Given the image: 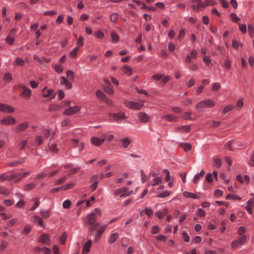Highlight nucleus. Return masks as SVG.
I'll return each instance as SVG.
<instances>
[{
	"label": "nucleus",
	"mask_w": 254,
	"mask_h": 254,
	"mask_svg": "<svg viewBox=\"0 0 254 254\" xmlns=\"http://www.w3.org/2000/svg\"><path fill=\"white\" fill-rule=\"evenodd\" d=\"M226 199H235V200H240L241 199L240 197L237 196V195H233L231 194H228L226 196Z\"/></svg>",
	"instance_id": "nucleus-42"
},
{
	"label": "nucleus",
	"mask_w": 254,
	"mask_h": 254,
	"mask_svg": "<svg viewBox=\"0 0 254 254\" xmlns=\"http://www.w3.org/2000/svg\"><path fill=\"white\" fill-rule=\"evenodd\" d=\"M132 192V190L128 191V189L127 188L124 187L120 189L116 190L114 192V195L115 196L120 195L121 197H126L131 195Z\"/></svg>",
	"instance_id": "nucleus-4"
},
{
	"label": "nucleus",
	"mask_w": 254,
	"mask_h": 254,
	"mask_svg": "<svg viewBox=\"0 0 254 254\" xmlns=\"http://www.w3.org/2000/svg\"><path fill=\"white\" fill-rule=\"evenodd\" d=\"M3 80L7 82H10L12 80V74L9 72H6L4 74Z\"/></svg>",
	"instance_id": "nucleus-38"
},
{
	"label": "nucleus",
	"mask_w": 254,
	"mask_h": 254,
	"mask_svg": "<svg viewBox=\"0 0 254 254\" xmlns=\"http://www.w3.org/2000/svg\"><path fill=\"white\" fill-rule=\"evenodd\" d=\"M211 87H212V90L214 91H216L218 90L220 88L221 85L218 82H215L212 84Z\"/></svg>",
	"instance_id": "nucleus-49"
},
{
	"label": "nucleus",
	"mask_w": 254,
	"mask_h": 254,
	"mask_svg": "<svg viewBox=\"0 0 254 254\" xmlns=\"http://www.w3.org/2000/svg\"><path fill=\"white\" fill-rule=\"evenodd\" d=\"M103 89L108 94H113L114 93V90L111 85H107L105 86Z\"/></svg>",
	"instance_id": "nucleus-39"
},
{
	"label": "nucleus",
	"mask_w": 254,
	"mask_h": 254,
	"mask_svg": "<svg viewBox=\"0 0 254 254\" xmlns=\"http://www.w3.org/2000/svg\"><path fill=\"white\" fill-rule=\"evenodd\" d=\"M234 109V106L232 105H227L225 106L223 110V113L226 114L228 112L231 111Z\"/></svg>",
	"instance_id": "nucleus-52"
},
{
	"label": "nucleus",
	"mask_w": 254,
	"mask_h": 254,
	"mask_svg": "<svg viewBox=\"0 0 254 254\" xmlns=\"http://www.w3.org/2000/svg\"><path fill=\"white\" fill-rule=\"evenodd\" d=\"M35 187H36L35 184L30 183V184H29L25 186L23 189L25 191H29L32 189H33L34 188H35Z\"/></svg>",
	"instance_id": "nucleus-36"
},
{
	"label": "nucleus",
	"mask_w": 254,
	"mask_h": 254,
	"mask_svg": "<svg viewBox=\"0 0 254 254\" xmlns=\"http://www.w3.org/2000/svg\"><path fill=\"white\" fill-rule=\"evenodd\" d=\"M16 120L11 116H7L0 121V124L2 125L8 126L15 124Z\"/></svg>",
	"instance_id": "nucleus-7"
},
{
	"label": "nucleus",
	"mask_w": 254,
	"mask_h": 254,
	"mask_svg": "<svg viewBox=\"0 0 254 254\" xmlns=\"http://www.w3.org/2000/svg\"><path fill=\"white\" fill-rule=\"evenodd\" d=\"M75 38L76 39V43L77 44V46L79 48V47H81L83 45V40L84 38L82 36H80L78 38H77V36L76 34H75Z\"/></svg>",
	"instance_id": "nucleus-34"
},
{
	"label": "nucleus",
	"mask_w": 254,
	"mask_h": 254,
	"mask_svg": "<svg viewBox=\"0 0 254 254\" xmlns=\"http://www.w3.org/2000/svg\"><path fill=\"white\" fill-rule=\"evenodd\" d=\"M90 140L92 143L96 146H99L104 142V139L103 138H99L96 137H92Z\"/></svg>",
	"instance_id": "nucleus-16"
},
{
	"label": "nucleus",
	"mask_w": 254,
	"mask_h": 254,
	"mask_svg": "<svg viewBox=\"0 0 254 254\" xmlns=\"http://www.w3.org/2000/svg\"><path fill=\"white\" fill-rule=\"evenodd\" d=\"M74 72L70 70H68L66 71V75L67 77L72 80L74 79Z\"/></svg>",
	"instance_id": "nucleus-54"
},
{
	"label": "nucleus",
	"mask_w": 254,
	"mask_h": 254,
	"mask_svg": "<svg viewBox=\"0 0 254 254\" xmlns=\"http://www.w3.org/2000/svg\"><path fill=\"white\" fill-rule=\"evenodd\" d=\"M98 178L99 176L97 175H92L90 179V183L94 184H98Z\"/></svg>",
	"instance_id": "nucleus-37"
},
{
	"label": "nucleus",
	"mask_w": 254,
	"mask_h": 254,
	"mask_svg": "<svg viewBox=\"0 0 254 254\" xmlns=\"http://www.w3.org/2000/svg\"><path fill=\"white\" fill-rule=\"evenodd\" d=\"M43 134L45 138L50 137V140L53 139L54 138L55 133L53 131H51L50 129H44L43 131Z\"/></svg>",
	"instance_id": "nucleus-14"
},
{
	"label": "nucleus",
	"mask_w": 254,
	"mask_h": 254,
	"mask_svg": "<svg viewBox=\"0 0 254 254\" xmlns=\"http://www.w3.org/2000/svg\"><path fill=\"white\" fill-rule=\"evenodd\" d=\"M123 71L128 75H130L132 74V68L127 65H125L123 67Z\"/></svg>",
	"instance_id": "nucleus-30"
},
{
	"label": "nucleus",
	"mask_w": 254,
	"mask_h": 254,
	"mask_svg": "<svg viewBox=\"0 0 254 254\" xmlns=\"http://www.w3.org/2000/svg\"><path fill=\"white\" fill-rule=\"evenodd\" d=\"M171 193V191L166 190L163 193L159 194L157 196L159 198H164L169 196Z\"/></svg>",
	"instance_id": "nucleus-48"
},
{
	"label": "nucleus",
	"mask_w": 254,
	"mask_h": 254,
	"mask_svg": "<svg viewBox=\"0 0 254 254\" xmlns=\"http://www.w3.org/2000/svg\"><path fill=\"white\" fill-rule=\"evenodd\" d=\"M40 214L44 218H47L50 215V211L48 210H43L41 211Z\"/></svg>",
	"instance_id": "nucleus-53"
},
{
	"label": "nucleus",
	"mask_w": 254,
	"mask_h": 254,
	"mask_svg": "<svg viewBox=\"0 0 254 254\" xmlns=\"http://www.w3.org/2000/svg\"><path fill=\"white\" fill-rule=\"evenodd\" d=\"M162 182H163V180L161 178L156 177L155 178H153V179L152 181L149 182V183L148 184V186L149 187L150 186H156L158 184H161L162 183Z\"/></svg>",
	"instance_id": "nucleus-15"
},
{
	"label": "nucleus",
	"mask_w": 254,
	"mask_h": 254,
	"mask_svg": "<svg viewBox=\"0 0 254 254\" xmlns=\"http://www.w3.org/2000/svg\"><path fill=\"white\" fill-rule=\"evenodd\" d=\"M108 225H104L103 226H101L99 229L97 230V232L99 234H102L104 231L108 228Z\"/></svg>",
	"instance_id": "nucleus-56"
},
{
	"label": "nucleus",
	"mask_w": 254,
	"mask_h": 254,
	"mask_svg": "<svg viewBox=\"0 0 254 254\" xmlns=\"http://www.w3.org/2000/svg\"><path fill=\"white\" fill-rule=\"evenodd\" d=\"M15 64L19 66H22L24 64L25 62L22 59L17 58L15 61Z\"/></svg>",
	"instance_id": "nucleus-44"
},
{
	"label": "nucleus",
	"mask_w": 254,
	"mask_h": 254,
	"mask_svg": "<svg viewBox=\"0 0 254 254\" xmlns=\"http://www.w3.org/2000/svg\"><path fill=\"white\" fill-rule=\"evenodd\" d=\"M71 201L69 200H66L64 201L63 206L64 208H68L71 206Z\"/></svg>",
	"instance_id": "nucleus-57"
},
{
	"label": "nucleus",
	"mask_w": 254,
	"mask_h": 254,
	"mask_svg": "<svg viewBox=\"0 0 254 254\" xmlns=\"http://www.w3.org/2000/svg\"><path fill=\"white\" fill-rule=\"evenodd\" d=\"M4 181H11L10 179V175H8L7 173H2L0 175V182Z\"/></svg>",
	"instance_id": "nucleus-28"
},
{
	"label": "nucleus",
	"mask_w": 254,
	"mask_h": 254,
	"mask_svg": "<svg viewBox=\"0 0 254 254\" xmlns=\"http://www.w3.org/2000/svg\"><path fill=\"white\" fill-rule=\"evenodd\" d=\"M234 142L233 140H231L229 141L225 145L224 148L225 149L229 150L232 151L233 150V148L231 146V145L232 144V143Z\"/></svg>",
	"instance_id": "nucleus-46"
},
{
	"label": "nucleus",
	"mask_w": 254,
	"mask_h": 254,
	"mask_svg": "<svg viewBox=\"0 0 254 254\" xmlns=\"http://www.w3.org/2000/svg\"><path fill=\"white\" fill-rule=\"evenodd\" d=\"M85 222L89 225V230L90 231H95L99 226V223L97 222V214L91 213L88 215L85 219Z\"/></svg>",
	"instance_id": "nucleus-1"
},
{
	"label": "nucleus",
	"mask_w": 254,
	"mask_h": 254,
	"mask_svg": "<svg viewBox=\"0 0 254 254\" xmlns=\"http://www.w3.org/2000/svg\"><path fill=\"white\" fill-rule=\"evenodd\" d=\"M191 113L190 112H187L184 113L182 117L185 120H191L190 115Z\"/></svg>",
	"instance_id": "nucleus-60"
},
{
	"label": "nucleus",
	"mask_w": 254,
	"mask_h": 254,
	"mask_svg": "<svg viewBox=\"0 0 254 254\" xmlns=\"http://www.w3.org/2000/svg\"><path fill=\"white\" fill-rule=\"evenodd\" d=\"M183 195L187 198H192L194 199H198L199 197L194 193L192 192H190L187 191H185L183 192Z\"/></svg>",
	"instance_id": "nucleus-24"
},
{
	"label": "nucleus",
	"mask_w": 254,
	"mask_h": 254,
	"mask_svg": "<svg viewBox=\"0 0 254 254\" xmlns=\"http://www.w3.org/2000/svg\"><path fill=\"white\" fill-rule=\"evenodd\" d=\"M61 107L58 105H51L49 107V110L50 111H56L58 110Z\"/></svg>",
	"instance_id": "nucleus-55"
},
{
	"label": "nucleus",
	"mask_w": 254,
	"mask_h": 254,
	"mask_svg": "<svg viewBox=\"0 0 254 254\" xmlns=\"http://www.w3.org/2000/svg\"><path fill=\"white\" fill-rule=\"evenodd\" d=\"M213 164L215 167L219 168L221 166L222 162L219 158H216L214 160Z\"/></svg>",
	"instance_id": "nucleus-51"
},
{
	"label": "nucleus",
	"mask_w": 254,
	"mask_h": 254,
	"mask_svg": "<svg viewBox=\"0 0 254 254\" xmlns=\"http://www.w3.org/2000/svg\"><path fill=\"white\" fill-rule=\"evenodd\" d=\"M224 66L227 69H229L231 67V60L228 57L224 63Z\"/></svg>",
	"instance_id": "nucleus-59"
},
{
	"label": "nucleus",
	"mask_w": 254,
	"mask_h": 254,
	"mask_svg": "<svg viewBox=\"0 0 254 254\" xmlns=\"http://www.w3.org/2000/svg\"><path fill=\"white\" fill-rule=\"evenodd\" d=\"M35 140L38 145L41 144L43 142V139L40 135H37L35 137Z\"/></svg>",
	"instance_id": "nucleus-62"
},
{
	"label": "nucleus",
	"mask_w": 254,
	"mask_h": 254,
	"mask_svg": "<svg viewBox=\"0 0 254 254\" xmlns=\"http://www.w3.org/2000/svg\"><path fill=\"white\" fill-rule=\"evenodd\" d=\"M31 174L30 171L24 173H16L10 175V179L14 181V183H17L23 178L26 177Z\"/></svg>",
	"instance_id": "nucleus-3"
},
{
	"label": "nucleus",
	"mask_w": 254,
	"mask_h": 254,
	"mask_svg": "<svg viewBox=\"0 0 254 254\" xmlns=\"http://www.w3.org/2000/svg\"><path fill=\"white\" fill-rule=\"evenodd\" d=\"M239 46H242V44H239V43L235 39H233L232 41V46L235 49L238 50L239 48Z\"/></svg>",
	"instance_id": "nucleus-40"
},
{
	"label": "nucleus",
	"mask_w": 254,
	"mask_h": 254,
	"mask_svg": "<svg viewBox=\"0 0 254 254\" xmlns=\"http://www.w3.org/2000/svg\"><path fill=\"white\" fill-rule=\"evenodd\" d=\"M102 137L103 139H104V141L105 140L108 141H111L114 138V135L112 134H103Z\"/></svg>",
	"instance_id": "nucleus-35"
},
{
	"label": "nucleus",
	"mask_w": 254,
	"mask_h": 254,
	"mask_svg": "<svg viewBox=\"0 0 254 254\" xmlns=\"http://www.w3.org/2000/svg\"><path fill=\"white\" fill-rule=\"evenodd\" d=\"M29 126V123L25 122L21 123L15 127V131L17 132L24 131Z\"/></svg>",
	"instance_id": "nucleus-11"
},
{
	"label": "nucleus",
	"mask_w": 254,
	"mask_h": 254,
	"mask_svg": "<svg viewBox=\"0 0 254 254\" xmlns=\"http://www.w3.org/2000/svg\"><path fill=\"white\" fill-rule=\"evenodd\" d=\"M31 226L30 225H26L22 231V233L25 235H28L31 231Z\"/></svg>",
	"instance_id": "nucleus-43"
},
{
	"label": "nucleus",
	"mask_w": 254,
	"mask_h": 254,
	"mask_svg": "<svg viewBox=\"0 0 254 254\" xmlns=\"http://www.w3.org/2000/svg\"><path fill=\"white\" fill-rule=\"evenodd\" d=\"M119 18V15L117 13H113L111 14L110 19L113 22L117 21Z\"/></svg>",
	"instance_id": "nucleus-50"
},
{
	"label": "nucleus",
	"mask_w": 254,
	"mask_h": 254,
	"mask_svg": "<svg viewBox=\"0 0 254 254\" xmlns=\"http://www.w3.org/2000/svg\"><path fill=\"white\" fill-rule=\"evenodd\" d=\"M124 104L127 107L131 109L140 110L143 106L142 104L129 101H125Z\"/></svg>",
	"instance_id": "nucleus-6"
},
{
	"label": "nucleus",
	"mask_w": 254,
	"mask_h": 254,
	"mask_svg": "<svg viewBox=\"0 0 254 254\" xmlns=\"http://www.w3.org/2000/svg\"><path fill=\"white\" fill-rule=\"evenodd\" d=\"M96 96L97 98L104 101L106 99V96L105 94L101 90H98L96 92Z\"/></svg>",
	"instance_id": "nucleus-29"
},
{
	"label": "nucleus",
	"mask_w": 254,
	"mask_h": 254,
	"mask_svg": "<svg viewBox=\"0 0 254 254\" xmlns=\"http://www.w3.org/2000/svg\"><path fill=\"white\" fill-rule=\"evenodd\" d=\"M91 245L92 241L91 240H89L85 243L83 247V252L88 253L90 251Z\"/></svg>",
	"instance_id": "nucleus-27"
},
{
	"label": "nucleus",
	"mask_w": 254,
	"mask_h": 254,
	"mask_svg": "<svg viewBox=\"0 0 254 254\" xmlns=\"http://www.w3.org/2000/svg\"><path fill=\"white\" fill-rule=\"evenodd\" d=\"M79 49V48L78 46L75 47L74 49H73L72 50L70 51V52L69 53V56L72 58L75 57Z\"/></svg>",
	"instance_id": "nucleus-41"
},
{
	"label": "nucleus",
	"mask_w": 254,
	"mask_h": 254,
	"mask_svg": "<svg viewBox=\"0 0 254 254\" xmlns=\"http://www.w3.org/2000/svg\"><path fill=\"white\" fill-rule=\"evenodd\" d=\"M205 174V171L203 170H202L199 173L195 175L194 177V178L193 179V182L194 184H197L198 181L203 177L204 175Z\"/></svg>",
	"instance_id": "nucleus-20"
},
{
	"label": "nucleus",
	"mask_w": 254,
	"mask_h": 254,
	"mask_svg": "<svg viewBox=\"0 0 254 254\" xmlns=\"http://www.w3.org/2000/svg\"><path fill=\"white\" fill-rule=\"evenodd\" d=\"M138 118L143 123H147L149 121V117L144 112H140L137 115Z\"/></svg>",
	"instance_id": "nucleus-12"
},
{
	"label": "nucleus",
	"mask_w": 254,
	"mask_h": 254,
	"mask_svg": "<svg viewBox=\"0 0 254 254\" xmlns=\"http://www.w3.org/2000/svg\"><path fill=\"white\" fill-rule=\"evenodd\" d=\"M49 149L50 151H51L53 153H56L59 149L57 147V144H54L51 145H50V143L48 144Z\"/></svg>",
	"instance_id": "nucleus-33"
},
{
	"label": "nucleus",
	"mask_w": 254,
	"mask_h": 254,
	"mask_svg": "<svg viewBox=\"0 0 254 254\" xmlns=\"http://www.w3.org/2000/svg\"><path fill=\"white\" fill-rule=\"evenodd\" d=\"M120 142L123 148H127L129 147L131 140L129 138L126 137L121 139Z\"/></svg>",
	"instance_id": "nucleus-17"
},
{
	"label": "nucleus",
	"mask_w": 254,
	"mask_h": 254,
	"mask_svg": "<svg viewBox=\"0 0 254 254\" xmlns=\"http://www.w3.org/2000/svg\"><path fill=\"white\" fill-rule=\"evenodd\" d=\"M8 244V242L2 241L0 245V250L1 251L4 250L7 248Z\"/></svg>",
	"instance_id": "nucleus-61"
},
{
	"label": "nucleus",
	"mask_w": 254,
	"mask_h": 254,
	"mask_svg": "<svg viewBox=\"0 0 254 254\" xmlns=\"http://www.w3.org/2000/svg\"><path fill=\"white\" fill-rule=\"evenodd\" d=\"M160 232V228L159 227L157 226H154L152 227V230H151V233L153 234H158Z\"/></svg>",
	"instance_id": "nucleus-63"
},
{
	"label": "nucleus",
	"mask_w": 254,
	"mask_h": 254,
	"mask_svg": "<svg viewBox=\"0 0 254 254\" xmlns=\"http://www.w3.org/2000/svg\"><path fill=\"white\" fill-rule=\"evenodd\" d=\"M28 143V140L26 139L21 140L18 144V147L19 150H23Z\"/></svg>",
	"instance_id": "nucleus-25"
},
{
	"label": "nucleus",
	"mask_w": 254,
	"mask_h": 254,
	"mask_svg": "<svg viewBox=\"0 0 254 254\" xmlns=\"http://www.w3.org/2000/svg\"><path fill=\"white\" fill-rule=\"evenodd\" d=\"M248 164L250 166L254 167V151L253 152L251 158L248 162Z\"/></svg>",
	"instance_id": "nucleus-64"
},
{
	"label": "nucleus",
	"mask_w": 254,
	"mask_h": 254,
	"mask_svg": "<svg viewBox=\"0 0 254 254\" xmlns=\"http://www.w3.org/2000/svg\"><path fill=\"white\" fill-rule=\"evenodd\" d=\"M110 117L113 118L115 121H119L121 119H126L127 117L123 112H118L117 113H110Z\"/></svg>",
	"instance_id": "nucleus-10"
},
{
	"label": "nucleus",
	"mask_w": 254,
	"mask_h": 254,
	"mask_svg": "<svg viewBox=\"0 0 254 254\" xmlns=\"http://www.w3.org/2000/svg\"><path fill=\"white\" fill-rule=\"evenodd\" d=\"M177 131L182 132H188L190 130V127L189 126H182L177 127Z\"/></svg>",
	"instance_id": "nucleus-26"
},
{
	"label": "nucleus",
	"mask_w": 254,
	"mask_h": 254,
	"mask_svg": "<svg viewBox=\"0 0 254 254\" xmlns=\"http://www.w3.org/2000/svg\"><path fill=\"white\" fill-rule=\"evenodd\" d=\"M111 36L112 42L116 43L119 41V37L116 33L112 32L111 34Z\"/></svg>",
	"instance_id": "nucleus-45"
},
{
	"label": "nucleus",
	"mask_w": 254,
	"mask_h": 254,
	"mask_svg": "<svg viewBox=\"0 0 254 254\" xmlns=\"http://www.w3.org/2000/svg\"><path fill=\"white\" fill-rule=\"evenodd\" d=\"M80 109V108L78 106L71 107L66 109L64 112V114L68 116L72 115L78 112Z\"/></svg>",
	"instance_id": "nucleus-9"
},
{
	"label": "nucleus",
	"mask_w": 254,
	"mask_h": 254,
	"mask_svg": "<svg viewBox=\"0 0 254 254\" xmlns=\"http://www.w3.org/2000/svg\"><path fill=\"white\" fill-rule=\"evenodd\" d=\"M248 31L251 37H253L254 34V27L253 25H249L248 26Z\"/></svg>",
	"instance_id": "nucleus-58"
},
{
	"label": "nucleus",
	"mask_w": 254,
	"mask_h": 254,
	"mask_svg": "<svg viewBox=\"0 0 254 254\" xmlns=\"http://www.w3.org/2000/svg\"><path fill=\"white\" fill-rule=\"evenodd\" d=\"M33 221L36 223H38L40 226H43V222L42 219L38 216H34L33 217Z\"/></svg>",
	"instance_id": "nucleus-31"
},
{
	"label": "nucleus",
	"mask_w": 254,
	"mask_h": 254,
	"mask_svg": "<svg viewBox=\"0 0 254 254\" xmlns=\"http://www.w3.org/2000/svg\"><path fill=\"white\" fill-rule=\"evenodd\" d=\"M180 146H181L185 151H189L191 149V146L189 143H182L180 144Z\"/></svg>",
	"instance_id": "nucleus-32"
},
{
	"label": "nucleus",
	"mask_w": 254,
	"mask_h": 254,
	"mask_svg": "<svg viewBox=\"0 0 254 254\" xmlns=\"http://www.w3.org/2000/svg\"><path fill=\"white\" fill-rule=\"evenodd\" d=\"M162 118L169 122H175L177 120V117L172 114L165 115L162 117Z\"/></svg>",
	"instance_id": "nucleus-21"
},
{
	"label": "nucleus",
	"mask_w": 254,
	"mask_h": 254,
	"mask_svg": "<svg viewBox=\"0 0 254 254\" xmlns=\"http://www.w3.org/2000/svg\"><path fill=\"white\" fill-rule=\"evenodd\" d=\"M25 162V158H21L18 160H16L14 161L10 162L8 163L7 166L9 167H15L17 166L18 165L22 164Z\"/></svg>",
	"instance_id": "nucleus-13"
},
{
	"label": "nucleus",
	"mask_w": 254,
	"mask_h": 254,
	"mask_svg": "<svg viewBox=\"0 0 254 254\" xmlns=\"http://www.w3.org/2000/svg\"><path fill=\"white\" fill-rule=\"evenodd\" d=\"M14 109L7 104H0V111L5 113H12L14 112Z\"/></svg>",
	"instance_id": "nucleus-8"
},
{
	"label": "nucleus",
	"mask_w": 254,
	"mask_h": 254,
	"mask_svg": "<svg viewBox=\"0 0 254 254\" xmlns=\"http://www.w3.org/2000/svg\"><path fill=\"white\" fill-rule=\"evenodd\" d=\"M119 237V234L118 233H114L112 234L108 239V243H113L115 242L118 239Z\"/></svg>",
	"instance_id": "nucleus-22"
},
{
	"label": "nucleus",
	"mask_w": 254,
	"mask_h": 254,
	"mask_svg": "<svg viewBox=\"0 0 254 254\" xmlns=\"http://www.w3.org/2000/svg\"><path fill=\"white\" fill-rule=\"evenodd\" d=\"M39 242L44 244H47L49 242V236L47 234L42 235L39 239Z\"/></svg>",
	"instance_id": "nucleus-19"
},
{
	"label": "nucleus",
	"mask_w": 254,
	"mask_h": 254,
	"mask_svg": "<svg viewBox=\"0 0 254 254\" xmlns=\"http://www.w3.org/2000/svg\"><path fill=\"white\" fill-rule=\"evenodd\" d=\"M215 103L211 100H205L196 104V109L199 111H201L203 108H211L215 106Z\"/></svg>",
	"instance_id": "nucleus-2"
},
{
	"label": "nucleus",
	"mask_w": 254,
	"mask_h": 254,
	"mask_svg": "<svg viewBox=\"0 0 254 254\" xmlns=\"http://www.w3.org/2000/svg\"><path fill=\"white\" fill-rule=\"evenodd\" d=\"M0 194H2L4 195H8L9 194V192L8 190L4 187H0Z\"/></svg>",
	"instance_id": "nucleus-47"
},
{
	"label": "nucleus",
	"mask_w": 254,
	"mask_h": 254,
	"mask_svg": "<svg viewBox=\"0 0 254 254\" xmlns=\"http://www.w3.org/2000/svg\"><path fill=\"white\" fill-rule=\"evenodd\" d=\"M32 95V91L30 89H26V90L23 91L20 94V96L21 97H23L25 98L26 99H28L30 98Z\"/></svg>",
	"instance_id": "nucleus-18"
},
{
	"label": "nucleus",
	"mask_w": 254,
	"mask_h": 254,
	"mask_svg": "<svg viewBox=\"0 0 254 254\" xmlns=\"http://www.w3.org/2000/svg\"><path fill=\"white\" fill-rule=\"evenodd\" d=\"M61 83L64 85L68 89H70L72 87V84L64 76L61 77Z\"/></svg>",
	"instance_id": "nucleus-23"
},
{
	"label": "nucleus",
	"mask_w": 254,
	"mask_h": 254,
	"mask_svg": "<svg viewBox=\"0 0 254 254\" xmlns=\"http://www.w3.org/2000/svg\"><path fill=\"white\" fill-rule=\"evenodd\" d=\"M42 93L44 97L49 98L50 100L54 99L56 96L54 90L52 89H47V87L42 90Z\"/></svg>",
	"instance_id": "nucleus-5"
}]
</instances>
